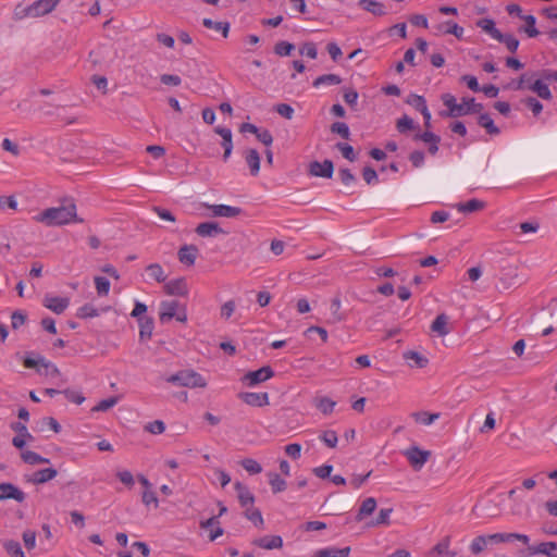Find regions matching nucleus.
I'll return each mask as SVG.
<instances>
[{"label":"nucleus","instance_id":"obj_1","mask_svg":"<svg viewBox=\"0 0 557 557\" xmlns=\"http://www.w3.org/2000/svg\"><path fill=\"white\" fill-rule=\"evenodd\" d=\"M33 220L48 227L83 222V219L77 216V208L73 202L60 207L47 208L35 214Z\"/></svg>","mask_w":557,"mask_h":557},{"label":"nucleus","instance_id":"obj_2","mask_svg":"<svg viewBox=\"0 0 557 557\" xmlns=\"http://www.w3.org/2000/svg\"><path fill=\"white\" fill-rule=\"evenodd\" d=\"M442 101L448 109L446 115L450 117L468 115L482 109V104L476 103L474 98L465 97L460 103H457L456 97L448 92L442 95Z\"/></svg>","mask_w":557,"mask_h":557},{"label":"nucleus","instance_id":"obj_3","mask_svg":"<svg viewBox=\"0 0 557 557\" xmlns=\"http://www.w3.org/2000/svg\"><path fill=\"white\" fill-rule=\"evenodd\" d=\"M166 382L189 388H203L207 386L206 379L200 373L193 370H183L175 374H172L166 377Z\"/></svg>","mask_w":557,"mask_h":557},{"label":"nucleus","instance_id":"obj_4","mask_svg":"<svg viewBox=\"0 0 557 557\" xmlns=\"http://www.w3.org/2000/svg\"><path fill=\"white\" fill-rule=\"evenodd\" d=\"M274 376V371L270 366H264L258 370L247 372L242 382L248 387H255Z\"/></svg>","mask_w":557,"mask_h":557},{"label":"nucleus","instance_id":"obj_5","mask_svg":"<svg viewBox=\"0 0 557 557\" xmlns=\"http://www.w3.org/2000/svg\"><path fill=\"white\" fill-rule=\"evenodd\" d=\"M42 305L55 314L63 313L70 306V298L57 296L53 294H46L42 299Z\"/></svg>","mask_w":557,"mask_h":557},{"label":"nucleus","instance_id":"obj_6","mask_svg":"<svg viewBox=\"0 0 557 557\" xmlns=\"http://www.w3.org/2000/svg\"><path fill=\"white\" fill-rule=\"evenodd\" d=\"M404 456L416 470H420L426 463L430 451L412 446L404 451Z\"/></svg>","mask_w":557,"mask_h":557},{"label":"nucleus","instance_id":"obj_7","mask_svg":"<svg viewBox=\"0 0 557 557\" xmlns=\"http://www.w3.org/2000/svg\"><path fill=\"white\" fill-rule=\"evenodd\" d=\"M334 172V165L331 160L323 162L313 161L309 164V173L315 177L331 178Z\"/></svg>","mask_w":557,"mask_h":557},{"label":"nucleus","instance_id":"obj_8","mask_svg":"<svg viewBox=\"0 0 557 557\" xmlns=\"http://www.w3.org/2000/svg\"><path fill=\"white\" fill-rule=\"evenodd\" d=\"M239 398L251 407H265L270 404L268 393L244 392L239 394Z\"/></svg>","mask_w":557,"mask_h":557},{"label":"nucleus","instance_id":"obj_9","mask_svg":"<svg viewBox=\"0 0 557 557\" xmlns=\"http://www.w3.org/2000/svg\"><path fill=\"white\" fill-rule=\"evenodd\" d=\"M5 499L23 503L25 500V493L12 483H0V500Z\"/></svg>","mask_w":557,"mask_h":557},{"label":"nucleus","instance_id":"obj_10","mask_svg":"<svg viewBox=\"0 0 557 557\" xmlns=\"http://www.w3.org/2000/svg\"><path fill=\"white\" fill-rule=\"evenodd\" d=\"M11 429L17 433V435L12 438V444L17 449H23L25 447L26 437H29V440H34L33 435L28 432L25 423L14 422L11 424Z\"/></svg>","mask_w":557,"mask_h":557},{"label":"nucleus","instance_id":"obj_11","mask_svg":"<svg viewBox=\"0 0 557 557\" xmlns=\"http://www.w3.org/2000/svg\"><path fill=\"white\" fill-rule=\"evenodd\" d=\"M61 0H36L32 3L34 18L42 17L51 13Z\"/></svg>","mask_w":557,"mask_h":557},{"label":"nucleus","instance_id":"obj_12","mask_svg":"<svg viewBox=\"0 0 557 557\" xmlns=\"http://www.w3.org/2000/svg\"><path fill=\"white\" fill-rule=\"evenodd\" d=\"M198 256V248L195 245H184L177 252L178 260L182 264L191 267Z\"/></svg>","mask_w":557,"mask_h":557},{"label":"nucleus","instance_id":"obj_13","mask_svg":"<svg viewBox=\"0 0 557 557\" xmlns=\"http://www.w3.org/2000/svg\"><path fill=\"white\" fill-rule=\"evenodd\" d=\"M165 293L173 296H186L188 286L185 278H174L164 285Z\"/></svg>","mask_w":557,"mask_h":557},{"label":"nucleus","instance_id":"obj_14","mask_svg":"<svg viewBox=\"0 0 557 557\" xmlns=\"http://www.w3.org/2000/svg\"><path fill=\"white\" fill-rule=\"evenodd\" d=\"M234 488L237 493V497L242 507L246 509L253 506L255 496L246 485L237 481L234 484Z\"/></svg>","mask_w":557,"mask_h":557},{"label":"nucleus","instance_id":"obj_15","mask_svg":"<svg viewBox=\"0 0 557 557\" xmlns=\"http://www.w3.org/2000/svg\"><path fill=\"white\" fill-rule=\"evenodd\" d=\"M403 358L410 368H425L429 364V359L422 354L414 350H407L403 354Z\"/></svg>","mask_w":557,"mask_h":557},{"label":"nucleus","instance_id":"obj_16","mask_svg":"<svg viewBox=\"0 0 557 557\" xmlns=\"http://www.w3.org/2000/svg\"><path fill=\"white\" fill-rule=\"evenodd\" d=\"M195 231L200 237H215L224 233L216 222L200 223L197 225Z\"/></svg>","mask_w":557,"mask_h":557},{"label":"nucleus","instance_id":"obj_17","mask_svg":"<svg viewBox=\"0 0 557 557\" xmlns=\"http://www.w3.org/2000/svg\"><path fill=\"white\" fill-rule=\"evenodd\" d=\"M212 216L233 218L240 213V209L228 205H208Z\"/></svg>","mask_w":557,"mask_h":557},{"label":"nucleus","instance_id":"obj_18","mask_svg":"<svg viewBox=\"0 0 557 557\" xmlns=\"http://www.w3.org/2000/svg\"><path fill=\"white\" fill-rule=\"evenodd\" d=\"M214 132L222 137V147L224 148L223 159L227 160L233 150L232 131L227 127L216 126Z\"/></svg>","mask_w":557,"mask_h":557},{"label":"nucleus","instance_id":"obj_19","mask_svg":"<svg viewBox=\"0 0 557 557\" xmlns=\"http://www.w3.org/2000/svg\"><path fill=\"white\" fill-rule=\"evenodd\" d=\"M200 528L203 530H209V540L214 541L221 535H223L224 531L220 527L219 517H211L205 521L200 522Z\"/></svg>","mask_w":557,"mask_h":557},{"label":"nucleus","instance_id":"obj_20","mask_svg":"<svg viewBox=\"0 0 557 557\" xmlns=\"http://www.w3.org/2000/svg\"><path fill=\"white\" fill-rule=\"evenodd\" d=\"M180 304L176 300L162 301L160 305V320L168 322L176 315Z\"/></svg>","mask_w":557,"mask_h":557},{"label":"nucleus","instance_id":"obj_21","mask_svg":"<svg viewBox=\"0 0 557 557\" xmlns=\"http://www.w3.org/2000/svg\"><path fill=\"white\" fill-rule=\"evenodd\" d=\"M358 5L362 10H364L375 16H383L387 13L384 4L376 0H359Z\"/></svg>","mask_w":557,"mask_h":557},{"label":"nucleus","instance_id":"obj_22","mask_svg":"<svg viewBox=\"0 0 557 557\" xmlns=\"http://www.w3.org/2000/svg\"><path fill=\"white\" fill-rule=\"evenodd\" d=\"M253 544L264 549H275L283 546V539L280 535H265L257 539Z\"/></svg>","mask_w":557,"mask_h":557},{"label":"nucleus","instance_id":"obj_23","mask_svg":"<svg viewBox=\"0 0 557 557\" xmlns=\"http://www.w3.org/2000/svg\"><path fill=\"white\" fill-rule=\"evenodd\" d=\"M535 77L536 73L534 72L523 73L519 79L511 82L509 87L513 90H530V85Z\"/></svg>","mask_w":557,"mask_h":557},{"label":"nucleus","instance_id":"obj_24","mask_svg":"<svg viewBox=\"0 0 557 557\" xmlns=\"http://www.w3.org/2000/svg\"><path fill=\"white\" fill-rule=\"evenodd\" d=\"M58 475V471L54 468L40 469L34 472L30 481L34 484H44L53 480Z\"/></svg>","mask_w":557,"mask_h":557},{"label":"nucleus","instance_id":"obj_25","mask_svg":"<svg viewBox=\"0 0 557 557\" xmlns=\"http://www.w3.org/2000/svg\"><path fill=\"white\" fill-rule=\"evenodd\" d=\"M437 34H451L458 39L463 35V28L453 21L444 22L436 26Z\"/></svg>","mask_w":557,"mask_h":557},{"label":"nucleus","instance_id":"obj_26","mask_svg":"<svg viewBox=\"0 0 557 557\" xmlns=\"http://www.w3.org/2000/svg\"><path fill=\"white\" fill-rule=\"evenodd\" d=\"M530 90L544 100H550L553 98L548 85L540 78L533 79V83L530 85Z\"/></svg>","mask_w":557,"mask_h":557},{"label":"nucleus","instance_id":"obj_27","mask_svg":"<svg viewBox=\"0 0 557 557\" xmlns=\"http://www.w3.org/2000/svg\"><path fill=\"white\" fill-rule=\"evenodd\" d=\"M350 553V547H326L319 549L314 553L313 557H347Z\"/></svg>","mask_w":557,"mask_h":557},{"label":"nucleus","instance_id":"obj_28","mask_svg":"<svg viewBox=\"0 0 557 557\" xmlns=\"http://www.w3.org/2000/svg\"><path fill=\"white\" fill-rule=\"evenodd\" d=\"M376 509V500L373 497L366 498L356 516L357 521H362L366 517L370 516Z\"/></svg>","mask_w":557,"mask_h":557},{"label":"nucleus","instance_id":"obj_29","mask_svg":"<svg viewBox=\"0 0 557 557\" xmlns=\"http://www.w3.org/2000/svg\"><path fill=\"white\" fill-rule=\"evenodd\" d=\"M431 330L440 336L447 335L449 333L447 315L438 314L432 322Z\"/></svg>","mask_w":557,"mask_h":557},{"label":"nucleus","instance_id":"obj_30","mask_svg":"<svg viewBox=\"0 0 557 557\" xmlns=\"http://www.w3.org/2000/svg\"><path fill=\"white\" fill-rule=\"evenodd\" d=\"M34 18L33 5L24 4L22 2L17 3L13 9V18L15 21H22L25 18Z\"/></svg>","mask_w":557,"mask_h":557},{"label":"nucleus","instance_id":"obj_31","mask_svg":"<svg viewBox=\"0 0 557 557\" xmlns=\"http://www.w3.org/2000/svg\"><path fill=\"white\" fill-rule=\"evenodd\" d=\"M202 24L208 29H213L218 33H221L224 38L228 36L230 33V23L228 22H215L211 18H203Z\"/></svg>","mask_w":557,"mask_h":557},{"label":"nucleus","instance_id":"obj_32","mask_svg":"<svg viewBox=\"0 0 557 557\" xmlns=\"http://www.w3.org/2000/svg\"><path fill=\"white\" fill-rule=\"evenodd\" d=\"M245 159L250 169L251 175H253V176L258 175V173L260 171L259 152L256 149H250L247 151Z\"/></svg>","mask_w":557,"mask_h":557},{"label":"nucleus","instance_id":"obj_33","mask_svg":"<svg viewBox=\"0 0 557 557\" xmlns=\"http://www.w3.org/2000/svg\"><path fill=\"white\" fill-rule=\"evenodd\" d=\"M342 83L341 76L337 74H324L319 77H317L312 85L314 88H319L321 86H333V85H339Z\"/></svg>","mask_w":557,"mask_h":557},{"label":"nucleus","instance_id":"obj_34","mask_svg":"<svg viewBox=\"0 0 557 557\" xmlns=\"http://www.w3.org/2000/svg\"><path fill=\"white\" fill-rule=\"evenodd\" d=\"M21 458L25 463L28 465H41V463H49L50 459L40 456L39 454L33 451V450H23L21 453Z\"/></svg>","mask_w":557,"mask_h":557},{"label":"nucleus","instance_id":"obj_35","mask_svg":"<svg viewBox=\"0 0 557 557\" xmlns=\"http://www.w3.org/2000/svg\"><path fill=\"white\" fill-rule=\"evenodd\" d=\"M533 554H543L548 557H557V543L555 542H543L536 547L532 548Z\"/></svg>","mask_w":557,"mask_h":557},{"label":"nucleus","instance_id":"obj_36","mask_svg":"<svg viewBox=\"0 0 557 557\" xmlns=\"http://www.w3.org/2000/svg\"><path fill=\"white\" fill-rule=\"evenodd\" d=\"M478 27L487 33L493 39L500 36V30L496 27L492 18H482L476 23Z\"/></svg>","mask_w":557,"mask_h":557},{"label":"nucleus","instance_id":"obj_37","mask_svg":"<svg viewBox=\"0 0 557 557\" xmlns=\"http://www.w3.org/2000/svg\"><path fill=\"white\" fill-rule=\"evenodd\" d=\"M522 20L525 22V26L521 27L520 30L524 32L528 35V37H530V38H534V37L539 36L540 32L536 28L535 16L532 14H528V15L523 16Z\"/></svg>","mask_w":557,"mask_h":557},{"label":"nucleus","instance_id":"obj_38","mask_svg":"<svg viewBox=\"0 0 557 557\" xmlns=\"http://www.w3.org/2000/svg\"><path fill=\"white\" fill-rule=\"evenodd\" d=\"M411 417L414 419L416 422H418L420 424L431 425L440 418V413H430L428 411H418V412H413L411 414Z\"/></svg>","mask_w":557,"mask_h":557},{"label":"nucleus","instance_id":"obj_39","mask_svg":"<svg viewBox=\"0 0 557 557\" xmlns=\"http://www.w3.org/2000/svg\"><path fill=\"white\" fill-rule=\"evenodd\" d=\"M148 276L159 283L166 280L163 268L159 263H151L146 268Z\"/></svg>","mask_w":557,"mask_h":557},{"label":"nucleus","instance_id":"obj_40","mask_svg":"<svg viewBox=\"0 0 557 557\" xmlns=\"http://www.w3.org/2000/svg\"><path fill=\"white\" fill-rule=\"evenodd\" d=\"M335 406H336V401H334L330 397L324 396V397H320V398L315 399V407L323 414L332 413Z\"/></svg>","mask_w":557,"mask_h":557},{"label":"nucleus","instance_id":"obj_41","mask_svg":"<svg viewBox=\"0 0 557 557\" xmlns=\"http://www.w3.org/2000/svg\"><path fill=\"white\" fill-rule=\"evenodd\" d=\"M393 508H382L377 517L368 523L369 527L388 525L391 523V515Z\"/></svg>","mask_w":557,"mask_h":557},{"label":"nucleus","instance_id":"obj_42","mask_svg":"<svg viewBox=\"0 0 557 557\" xmlns=\"http://www.w3.org/2000/svg\"><path fill=\"white\" fill-rule=\"evenodd\" d=\"M139 323V336L141 339L150 338L153 331V320L151 318H140Z\"/></svg>","mask_w":557,"mask_h":557},{"label":"nucleus","instance_id":"obj_43","mask_svg":"<svg viewBox=\"0 0 557 557\" xmlns=\"http://www.w3.org/2000/svg\"><path fill=\"white\" fill-rule=\"evenodd\" d=\"M478 123L480 126L484 127L488 134H499V128L494 124L493 119L487 113L481 114L479 116Z\"/></svg>","mask_w":557,"mask_h":557},{"label":"nucleus","instance_id":"obj_44","mask_svg":"<svg viewBox=\"0 0 557 557\" xmlns=\"http://www.w3.org/2000/svg\"><path fill=\"white\" fill-rule=\"evenodd\" d=\"M245 517L258 528H262L264 524L261 511L253 506L245 509Z\"/></svg>","mask_w":557,"mask_h":557},{"label":"nucleus","instance_id":"obj_45","mask_svg":"<svg viewBox=\"0 0 557 557\" xmlns=\"http://www.w3.org/2000/svg\"><path fill=\"white\" fill-rule=\"evenodd\" d=\"M41 366L37 369V372L48 377H57L60 375L59 369L55 364L41 359Z\"/></svg>","mask_w":557,"mask_h":557},{"label":"nucleus","instance_id":"obj_46","mask_svg":"<svg viewBox=\"0 0 557 557\" xmlns=\"http://www.w3.org/2000/svg\"><path fill=\"white\" fill-rule=\"evenodd\" d=\"M268 476L273 493H280L286 488V481L282 479L277 473L270 472Z\"/></svg>","mask_w":557,"mask_h":557},{"label":"nucleus","instance_id":"obj_47","mask_svg":"<svg viewBox=\"0 0 557 557\" xmlns=\"http://www.w3.org/2000/svg\"><path fill=\"white\" fill-rule=\"evenodd\" d=\"M141 502L146 508L157 509L160 505V502L157 497V494L153 490L151 491H143L141 493Z\"/></svg>","mask_w":557,"mask_h":557},{"label":"nucleus","instance_id":"obj_48","mask_svg":"<svg viewBox=\"0 0 557 557\" xmlns=\"http://www.w3.org/2000/svg\"><path fill=\"white\" fill-rule=\"evenodd\" d=\"M495 40L504 44L510 52H516L519 47V40L511 34H503L500 32V36Z\"/></svg>","mask_w":557,"mask_h":557},{"label":"nucleus","instance_id":"obj_49","mask_svg":"<svg viewBox=\"0 0 557 557\" xmlns=\"http://www.w3.org/2000/svg\"><path fill=\"white\" fill-rule=\"evenodd\" d=\"M99 314H100V311L94 305H90V304H86V305L79 307L77 309V313H76V315L79 319L96 318Z\"/></svg>","mask_w":557,"mask_h":557},{"label":"nucleus","instance_id":"obj_50","mask_svg":"<svg viewBox=\"0 0 557 557\" xmlns=\"http://www.w3.org/2000/svg\"><path fill=\"white\" fill-rule=\"evenodd\" d=\"M5 552L12 557H25V553L18 542L10 540L3 544Z\"/></svg>","mask_w":557,"mask_h":557},{"label":"nucleus","instance_id":"obj_51","mask_svg":"<svg viewBox=\"0 0 557 557\" xmlns=\"http://www.w3.org/2000/svg\"><path fill=\"white\" fill-rule=\"evenodd\" d=\"M95 286L98 296H107L110 292V281L104 276H96L95 277Z\"/></svg>","mask_w":557,"mask_h":557},{"label":"nucleus","instance_id":"obj_52","mask_svg":"<svg viewBox=\"0 0 557 557\" xmlns=\"http://www.w3.org/2000/svg\"><path fill=\"white\" fill-rule=\"evenodd\" d=\"M484 207V203L481 201V200H478V199H471L465 203H460L458 206V210L460 212H465V213H468V212H474V211H479L481 210L482 208Z\"/></svg>","mask_w":557,"mask_h":557},{"label":"nucleus","instance_id":"obj_53","mask_svg":"<svg viewBox=\"0 0 557 557\" xmlns=\"http://www.w3.org/2000/svg\"><path fill=\"white\" fill-rule=\"evenodd\" d=\"M240 465L250 474H258L262 471L261 465L252 458L243 459Z\"/></svg>","mask_w":557,"mask_h":557},{"label":"nucleus","instance_id":"obj_54","mask_svg":"<svg viewBox=\"0 0 557 557\" xmlns=\"http://www.w3.org/2000/svg\"><path fill=\"white\" fill-rule=\"evenodd\" d=\"M487 545H488V542L486 540V535H479L475 539H473V541L471 542L470 550L473 554L478 555L481 552H483Z\"/></svg>","mask_w":557,"mask_h":557},{"label":"nucleus","instance_id":"obj_55","mask_svg":"<svg viewBox=\"0 0 557 557\" xmlns=\"http://www.w3.org/2000/svg\"><path fill=\"white\" fill-rule=\"evenodd\" d=\"M408 104L413 107L416 110L421 112L423 108H426V101L423 96L417 95V94H410L406 100Z\"/></svg>","mask_w":557,"mask_h":557},{"label":"nucleus","instance_id":"obj_56","mask_svg":"<svg viewBox=\"0 0 557 557\" xmlns=\"http://www.w3.org/2000/svg\"><path fill=\"white\" fill-rule=\"evenodd\" d=\"M320 440L330 448H335L338 437L335 431L326 430L320 435Z\"/></svg>","mask_w":557,"mask_h":557},{"label":"nucleus","instance_id":"obj_57","mask_svg":"<svg viewBox=\"0 0 557 557\" xmlns=\"http://www.w3.org/2000/svg\"><path fill=\"white\" fill-rule=\"evenodd\" d=\"M299 53L302 55V57H307L309 59H317L318 57V49H317V46L314 42H305L300 48H299Z\"/></svg>","mask_w":557,"mask_h":557},{"label":"nucleus","instance_id":"obj_58","mask_svg":"<svg viewBox=\"0 0 557 557\" xmlns=\"http://www.w3.org/2000/svg\"><path fill=\"white\" fill-rule=\"evenodd\" d=\"M295 46L287 41H280L274 47V52L280 57H287L292 53Z\"/></svg>","mask_w":557,"mask_h":557},{"label":"nucleus","instance_id":"obj_59","mask_svg":"<svg viewBox=\"0 0 557 557\" xmlns=\"http://www.w3.org/2000/svg\"><path fill=\"white\" fill-rule=\"evenodd\" d=\"M336 148L342 152L343 157L349 161L356 160V153L352 148V146L346 144V143H338L336 145Z\"/></svg>","mask_w":557,"mask_h":557},{"label":"nucleus","instance_id":"obj_60","mask_svg":"<svg viewBox=\"0 0 557 557\" xmlns=\"http://www.w3.org/2000/svg\"><path fill=\"white\" fill-rule=\"evenodd\" d=\"M414 122L411 117L404 115L397 121V129L400 133H406L408 131L413 129Z\"/></svg>","mask_w":557,"mask_h":557},{"label":"nucleus","instance_id":"obj_61","mask_svg":"<svg viewBox=\"0 0 557 557\" xmlns=\"http://www.w3.org/2000/svg\"><path fill=\"white\" fill-rule=\"evenodd\" d=\"M145 430L151 434H162L165 431V424L161 420H154L146 424Z\"/></svg>","mask_w":557,"mask_h":557},{"label":"nucleus","instance_id":"obj_62","mask_svg":"<svg viewBox=\"0 0 557 557\" xmlns=\"http://www.w3.org/2000/svg\"><path fill=\"white\" fill-rule=\"evenodd\" d=\"M331 129H332L333 133L338 134L339 136H342L345 139L349 138V135H350L349 127L344 122H336V123H334L332 125Z\"/></svg>","mask_w":557,"mask_h":557},{"label":"nucleus","instance_id":"obj_63","mask_svg":"<svg viewBox=\"0 0 557 557\" xmlns=\"http://www.w3.org/2000/svg\"><path fill=\"white\" fill-rule=\"evenodd\" d=\"M116 403L117 399L115 397L102 399L94 407V411H107L110 408L114 407Z\"/></svg>","mask_w":557,"mask_h":557},{"label":"nucleus","instance_id":"obj_64","mask_svg":"<svg viewBox=\"0 0 557 557\" xmlns=\"http://www.w3.org/2000/svg\"><path fill=\"white\" fill-rule=\"evenodd\" d=\"M119 480L128 487H132L135 483L134 475L129 470H121L116 472Z\"/></svg>","mask_w":557,"mask_h":557}]
</instances>
